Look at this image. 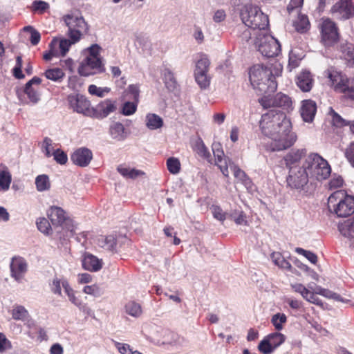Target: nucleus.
Segmentation results:
<instances>
[{"mask_svg": "<svg viewBox=\"0 0 354 354\" xmlns=\"http://www.w3.org/2000/svg\"><path fill=\"white\" fill-rule=\"evenodd\" d=\"M294 26L299 32L304 33L310 28V23L307 16L299 14L297 19L294 22Z\"/></svg>", "mask_w": 354, "mask_h": 354, "instance_id": "34", "label": "nucleus"}, {"mask_svg": "<svg viewBox=\"0 0 354 354\" xmlns=\"http://www.w3.org/2000/svg\"><path fill=\"white\" fill-rule=\"evenodd\" d=\"M44 75L48 80L55 82H60L64 76V73L62 69L59 68H53L46 70Z\"/></svg>", "mask_w": 354, "mask_h": 354, "instance_id": "36", "label": "nucleus"}, {"mask_svg": "<svg viewBox=\"0 0 354 354\" xmlns=\"http://www.w3.org/2000/svg\"><path fill=\"white\" fill-rule=\"evenodd\" d=\"M97 244L107 250L114 251L116 247V239L113 235L100 236L97 239Z\"/></svg>", "mask_w": 354, "mask_h": 354, "instance_id": "31", "label": "nucleus"}, {"mask_svg": "<svg viewBox=\"0 0 354 354\" xmlns=\"http://www.w3.org/2000/svg\"><path fill=\"white\" fill-rule=\"evenodd\" d=\"M36 187L38 191L43 192L50 189V183L48 176L46 175H39L35 180Z\"/></svg>", "mask_w": 354, "mask_h": 354, "instance_id": "42", "label": "nucleus"}, {"mask_svg": "<svg viewBox=\"0 0 354 354\" xmlns=\"http://www.w3.org/2000/svg\"><path fill=\"white\" fill-rule=\"evenodd\" d=\"M82 266L88 271L96 272L102 268V262L96 257L87 254L82 260Z\"/></svg>", "mask_w": 354, "mask_h": 354, "instance_id": "25", "label": "nucleus"}, {"mask_svg": "<svg viewBox=\"0 0 354 354\" xmlns=\"http://www.w3.org/2000/svg\"><path fill=\"white\" fill-rule=\"evenodd\" d=\"M330 12L337 19H349L354 17V5L351 0H339L333 6Z\"/></svg>", "mask_w": 354, "mask_h": 354, "instance_id": "13", "label": "nucleus"}, {"mask_svg": "<svg viewBox=\"0 0 354 354\" xmlns=\"http://www.w3.org/2000/svg\"><path fill=\"white\" fill-rule=\"evenodd\" d=\"M261 132L272 140V151L285 150L293 145L296 136L291 131L290 120L280 111L270 110L261 116Z\"/></svg>", "mask_w": 354, "mask_h": 354, "instance_id": "1", "label": "nucleus"}, {"mask_svg": "<svg viewBox=\"0 0 354 354\" xmlns=\"http://www.w3.org/2000/svg\"><path fill=\"white\" fill-rule=\"evenodd\" d=\"M343 178L339 176L332 178L329 182V187L330 189H336L341 187L343 185Z\"/></svg>", "mask_w": 354, "mask_h": 354, "instance_id": "64", "label": "nucleus"}, {"mask_svg": "<svg viewBox=\"0 0 354 354\" xmlns=\"http://www.w3.org/2000/svg\"><path fill=\"white\" fill-rule=\"evenodd\" d=\"M308 293L309 294L306 295V298H304L306 301L319 306H323L322 301L315 295L314 292H312L308 290Z\"/></svg>", "mask_w": 354, "mask_h": 354, "instance_id": "61", "label": "nucleus"}, {"mask_svg": "<svg viewBox=\"0 0 354 354\" xmlns=\"http://www.w3.org/2000/svg\"><path fill=\"white\" fill-rule=\"evenodd\" d=\"M48 217L55 229L57 238L65 241L75 234V227L72 219L68 217L65 211L57 206H52L48 211Z\"/></svg>", "mask_w": 354, "mask_h": 354, "instance_id": "3", "label": "nucleus"}, {"mask_svg": "<svg viewBox=\"0 0 354 354\" xmlns=\"http://www.w3.org/2000/svg\"><path fill=\"white\" fill-rule=\"evenodd\" d=\"M212 151L215 158L214 164L218 167L222 174L225 176H229V161H232L226 157L222 149L221 145L218 142L212 144Z\"/></svg>", "mask_w": 354, "mask_h": 354, "instance_id": "15", "label": "nucleus"}, {"mask_svg": "<svg viewBox=\"0 0 354 354\" xmlns=\"http://www.w3.org/2000/svg\"><path fill=\"white\" fill-rule=\"evenodd\" d=\"M306 150L297 149L292 150L288 153L284 157L283 160L285 162L286 167L290 170L292 167H299L300 161L302 157L305 156Z\"/></svg>", "mask_w": 354, "mask_h": 354, "instance_id": "20", "label": "nucleus"}, {"mask_svg": "<svg viewBox=\"0 0 354 354\" xmlns=\"http://www.w3.org/2000/svg\"><path fill=\"white\" fill-rule=\"evenodd\" d=\"M167 167L170 173L176 174L180 171V163L178 158L171 157L167 160Z\"/></svg>", "mask_w": 354, "mask_h": 354, "instance_id": "47", "label": "nucleus"}, {"mask_svg": "<svg viewBox=\"0 0 354 354\" xmlns=\"http://www.w3.org/2000/svg\"><path fill=\"white\" fill-rule=\"evenodd\" d=\"M233 218L234 221L237 225H248V221L246 219V215L243 213V212H239L238 213H234L231 215Z\"/></svg>", "mask_w": 354, "mask_h": 354, "instance_id": "57", "label": "nucleus"}, {"mask_svg": "<svg viewBox=\"0 0 354 354\" xmlns=\"http://www.w3.org/2000/svg\"><path fill=\"white\" fill-rule=\"evenodd\" d=\"M281 65L275 62L270 66L257 64L250 69V81L253 88L262 94L272 93L277 88L275 77L279 76Z\"/></svg>", "mask_w": 354, "mask_h": 354, "instance_id": "2", "label": "nucleus"}, {"mask_svg": "<svg viewBox=\"0 0 354 354\" xmlns=\"http://www.w3.org/2000/svg\"><path fill=\"white\" fill-rule=\"evenodd\" d=\"M345 156L351 166L354 167V142H351L346 149Z\"/></svg>", "mask_w": 354, "mask_h": 354, "instance_id": "60", "label": "nucleus"}, {"mask_svg": "<svg viewBox=\"0 0 354 354\" xmlns=\"http://www.w3.org/2000/svg\"><path fill=\"white\" fill-rule=\"evenodd\" d=\"M164 82L167 88L170 91H174L178 86V82L172 71L169 68H165L163 71Z\"/></svg>", "mask_w": 354, "mask_h": 354, "instance_id": "32", "label": "nucleus"}, {"mask_svg": "<svg viewBox=\"0 0 354 354\" xmlns=\"http://www.w3.org/2000/svg\"><path fill=\"white\" fill-rule=\"evenodd\" d=\"M102 48L98 44H93L84 50L86 57L81 62L78 73L82 76H89L102 73L105 68L100 55Z\"/></svg>", "mask_w": 354, "mask_h": 354, "instance_id": "4", "label": "nucleus"}, {"mask_svg": "<svg viewBox=\"0 0 354 354\" xmlns=\"http://www.w3.org/2000/svg\"><path fill=\"white\" fill-rule=\"evenodd\" d=\"M339 50L348 65L354 66V44L347 41L343 42L339 46Z\"/></svg>", "mask_w": 354, "mask_h": 354, "instance_id": "26", "label": "nucleus"}, {"mask_svg": "<svg viewBox=\"0 0 354 354\" xmlns=\"http://www.w3.org/2000/svg\"><path fill=\"white\" fill-rule=\"evenodd\" d=\"M234 173L236 179L243 183L248 189L251 188L252 183L244 171L241 169L232 161H229V166Z\"/></svg>", "mask_w": 354, "mask_h": 354, "instance_id": "24", "label": "nucleus"}, {"mask_svg": "<svg viewBox=\"0 0 354 354\" xmlns=\"http://www.w3.org/2000/svg\"><path fill=\"white\" fill-rule=\"evenodd\" d=\"M240 17L246 26L254 30H264L269 24L268 16L259 7L251 4H246L241 8Z\"/></svg>", "mask_w": 354, "mask_h": 354, "instance_id": "6", "label": "nucleus"}, {"mask_svg": "<svg viewBox=\"0 0 354 354\" xmlns=\"http://www.w3.org/2000/svg\"><path fill=\"white\" fill-rule=\"evenodd\" d=\"M109 132L113 139L121 141L127 138V132L122 124L114 122L110 126Z\"/></svg>", "mask_w": 354, "mask_h": 354, "instance_id": "28", "label": "nucleus"}, {"mask_svg": "<svg viewBox=\"0 0 354 354\" xmlns=\"http://www.w3.org/2000/svg\"><path fill=\"white\" fill-rule=\"evenodd\" d=\"M11 174L8 167L3 165H0V187L6 191L10 187L11 183Z\"/></svg>", "mask_w": 354, "mask_h": 354, "instance_id": "30", "label": "nucleus"}, {"mask_svg": "<svg viewBox=\"0 0 354 354\" xmlns=\"http://www.w3.org/2000/svg\"><path fill=\"white\" fill-rule=\"evenodd\" d=\"M11 276L15 280L19 281L27 271V263L26 261L20 257H15L12 259L10 263Z\"/></svg>", "mask_w": 354, "mask_h": 354, "instance_id": "18", "label": "nucleus"}, {"mask_svg": "<svg viewBox=\"0 0 354 354\" xmlns=\"http://www.w3.org/2000/svg\"><path fill=\"white\" fill-rule=\"evenodd\" d=\"M254 46L262 55L267 57L277 56L281 52V46L279 41L272 36L262 32L257 35Z\"/></svg>", "mask_w": 354, "mask_h": 354, "instance_id": "9", "label": "nucleus"}, {"mask_svg": "<svg viewBox=\"0 0 354 354\" xmlns=\"http://www.w3.org/2000/svg\"><path fill=\"white\" fill-rule=\"evenodd\" d=\"M209 71H194L195 80L201 88H207L211 81V76L208 73Z\"/></svg>", "mask_w": 354, "mask_h": 354, "instance_id": "29", "label": "nucleus"}, {"mask_svg": "<svg viewBox=\"0 0 354 354\" xmlns=\"http://www.w3.org/2000/svg\"><path fill=\"white\" fill-rule=\"evenodd\" d=\"M116 110L115 102L111 100H106L99 103L95 108L92 107L93 112L91 117L102 119L107 117L111 113Z\"/></svg>", "mask_w": 354, "mask_h": 354, "instance_id": "16", "label": "nucleus"}, {"mask_svg": "<svg viewBox=\"0 0 354 354\" xmlns=\"http://www.w3.org/2000/svg\"><path fill=\"white\" fill-rule=\"evenodd\" d=\"M287 321V317L285 314L277 313L272 317L271 322L277 330H281L283 328V324Z\"/></svg>", "mask_w": 354, "mask_h": 354, "instance_id": "46", "label": "nucleus"}, {"mask_svg": "<svg viewBox=\"0 0 354 354\" xmlns=\"http://www.w3.org/2000/svg\"><path fill=\"white\" fill-rule=\"evenodd\" d=\"M136 43L145 53H150L151 50V43L148 37L139 35L136 37Z\"/></svg>", "mask_w": 354, "mask_h": 354, "instance_id": "43", "label": "nucleus"}, {"mask_svg": "<svg viewBox=\"0 0 354 354\" xmlns=\"http://www.w3.org/2000/svg\"><path fill=\"white\" fill-rule=\"evenodd\" d=\"M271 259L274 264L281 268L286 270H290L292 268L291 264L279 252H273L271 255Z\"/></svg>", "mask_w": 354, "mask_h": 354, "instance_id": "38", "label": "nucleus"}, {"mask_svg": "<svg viewBox=\"0 0 354 354\" xmlns=\"http://www.w3.org/2000/svg\"><path fill=\"white\" fill-rule=\"evenodd\" d=\"M41 82V78L35 76L25 85L24 92L27 95L29 102L32 104H37L40 100V94L33 85L38 87Z\"/></svg>", "mask_w": 354, "mask_h": 354, "instance_id": "17", "label": "nucleus"}, {"mask_svg": "<svg viewBox=\"0 0 354 354\" xmlns=\"http://www.w3.org/2000/svg\"><path fill=\"white\" fill-rule=\"evenodd\" d=\"M10 342L6 338L4 334L0 333V353L11 348Z\"/></svg>", "mask_w": 354, "mask_h": 354, "instance_id": "58", "label": "nucleus"}, {"mask_svg": "<svg viewBox=\"0 0 354 354\" xmlns=\"http://www.w3.org/2000/svg\"><path fill=\"white\" fill-rule=\"evenodd\" d=\"M317 111L316 103L311 100H306L302 102L301 115L305 122H312Z\"/></svg>", "mask_w": 354, "mask_h": 354, "instance_id": "23", "label": "nucleus"}, {"mask_svg": "<svg viewBox=\"0 0 354 354\" xmlns=\"http://www.w3.org/2000/svg\"><path fill=\"white\" fill-rule=\"evenodd\" d=\"M162 124L163 121L158 115L156 114H148L147 115V126L150 129L160 128Z\"/></svg>", "mask_w": 354, "mask_h": 354, "instance_id": "40", "label": "nucleus"}, {"mask_svg": "<svg viewBox=\"0 0 354 354\" xmlns=\"http://www.w3.org/2000/svg\"><path fill=\"white\" fill-rule=\"evenodd\" d=\"M295 251L299 254H302L303 256H304L306 259H308L313 264H316V263L317 262V255L310 252V251H308V250H306L303 248H297L295 249Z\"/></svg>", "mask_w": 354, "mask_h": 354, "instance_id": "51", "label": "nucleus"}, {"mask_svg": "<svg viewBox=\"0 0 354 354\" xmlns=\"http://www.w3.org/2000/svg\"><path fill=\"white\" fill-rule=\"evenodd\" d=\"M270 343L275 349L281 345L286 340V336L281 333H273L266 336Z\"/></svg>", "mask_w": 354, "mask_h": 354, "instance_id": "41", "label": "nucleus"}, {"mask_svg": "<svg viewBox=\"0 0 354 354\" xmlns=\"http://www.w3.org/2000/svg\"><path fill=\"white\" fill-rule=\"evenodd\" d=\"M63 20L68 27V37L75 41H79L88 31V26L82 16L69 13L63 17Z\"/></svg>", "mask_w": 354, "mask_h": 354, "instance_id": "8", "label": "nucleus"}, {"mask_svg": "<svg viewBox=\"0 0 354 354\" xmlns=\"http://www.w3.org/2000/svg\"><path fill=\"white\" fill-rule=\"evenodd\" d=\"M125 311L134 317H139L142 313L140 304L134 301H130L125 305Z\"/></svg>", "mask_w": 354, "mask_h": 354, "instance_id": "35", "label": "nucleus"}, {"mask_svg": "<svg viewBox=\"0 0 354 354\" xmlns=\"http://www.w3.org/2000/svg\"><path fill=\"white\" fill-rule=\"evenodd\" d=\"M70 107L78 113L91 117V111L90 102L83 95H70L68 97Z\"/></svg>", "mask_w": 354, "mask_h": 354, "instance_id": "14", "label": "nucleus"}, {"mask_svg": "<svg viewBox=\"0 0 354 354\" xmlns=\"http://www.w3.org/2000/svg\"><path fill=\"white\" fill-rule=\"evenodd\" d=\"M12 318L15 320L25 321L29 317L27 310L23 306H15L12 310Z\"/></svg>", "mask_w": 354, "mask_h": 354, "instance_id": "37", "label": "nucleus"}, {"mask_svg": "<svg viewBox=\"0 0 354 354\" xmlns=\"http://www.w3.org/2000/svg\"><path fill=\"white\" fill-rule=\"evenodd\" d=\"M342 80V82H339V85L337 84L335 87L334 91L346 94L350 99L354 100V78L349 79L344 75Z\"/></svg>", "mask_w": 354, "mask_h": 354, "instance_id": "21", "label": "nucleus"}, {"mask_svg": "<svg viewBox=\"0 0 354 354\" xmlns=\"http://www.w3.org/2000/svg\"><path fill=\"white\" fill-rule=\"evenodd\" d=\"M211 210L213 214V216L220 221H224L226 218V214L223 212L222 209L218 205H212L211 207Z\"/></svg>", "mask_w": 354, "mask_h": 354, "instance_id": "54", "label": "nucleus"}, {"mask_svg": "<svg viewBox=\"0 0 354 354\" xmlns=\"http://www.w3.org/2000/svg\"><path fill=\"white\" fill-rule=\"evenodd\" d=\"M321 41L327 47L336 44L339 38L338 28L336 24L329 19L323 21L320 26Z\"/></svg>", "mask_w": 354, "mask_h": 354, "instance_id": "11", "label": "nucleus"}, {"mask_svg": "<svg viewBox=\"0 0 354 354\" xmlns=\"http://www.w3.org/2000/svg\"><path fill=\"white\" fill-rule=\"evenodd\" d=\"M77 41H73V39L63 38L60 40L57 39V49L59 50V54L62 56H65L68 51L72 44L77 43Z\"/></svg>", "mask_w": 354, "mask_h": 354, "instance_id": "39", "label": "nucleus"}, {"mask_svg": "<svg viewBox=\"0 0 354 354\" xmlns=\"http://www.w3.org/2000/svg\"><path fill=\"white\" fill-rule=\"evenodd\" d=\"M210 61L205 55H201L200 58L196 61L194 71H209Z\"/></svg>", "mask_w": 354, "mask_h": 354, "instance_id": "45", "label": "nucleus"}, {"mask_svg": "<svg viewBox=\"0 0 354 354\" xmlns=\"http://www.w3.org/2000/svg\"><path fill=\"white\" fill-rule=\"evenodd\" d=\"M93 154L87 148H80L75 150L71 155L72 162L80 167L87 166L92 160Z\"/></svg>", "mask_w": 354, "mask_h": 354, "instance_id": "19", "label": "nucleus"}, {"mask_svg": "<svg viewBox=\"0 0 354 354\" xmlns=\"http://www.w3.org/2000/svg\"><path fill=\"white\" fill-rule=\"evenodd\" d=\"M83 291L86 294L94 296H98L100 293V288L96 285L86 286H84Z\"/></svg>", "mask_w": 354, "mask_h": 354, "instance_id": "62", "label": "nucleus"}, {"mask_svg": "<svg viewBox=\"0 0 354 354\" xmlns=\"http://www.w3.org/2000/svg\"><path fill=\"white\" fill-rule=\"evenodd\" d=\"M259 102L265 109L276 106L288 109L292 106L290 97L281 93H279L273 96L271 95V93L264 94L263 96L259 100Z\"/></svg>", "mask_w": 354, "mask_h": 354, "instance_id": "12", "label": "nucleus"}, {"mask_svg": "<svg viewBox=\"0 0 354 354\" xmlns=\"http://www.w3.org/2000/svg\"><path fill=\"white\" fill-rule=\"evenodd\" d=\"M57 39H53L50 44V50L48 53H46L43 57L45 60H50L53 57H57L59 55V50L57 49Z\"/></svg>", "mask_w": 354, "mask_h": 354, "instance_id": "48", "label": "nucleus"}, {"mask_svg": "<svg viewBox=\"0 0 354 354\" xmlns=\"http://www.w3.org/2000/svg\"><path fill=\"white\" fill-rule=\"evenodd\" d=\"M258 349L263 354H270L274 350L266 337L259 344Z\"/></svg>", "mask_w": 354, "mask_h": 354, "instance_id": "49", "label": "nucleus"}, {"mask_svg": "<svg viewBox=\"0 0 354 354\" xmlns=\"http://www.w3.org/2000/svg\"><path fill=\"white\" fill-rule=\"evenodd\" d=\"M303 163L310 178H315L317 180H322L326 179L330 174V166L318 153H310Z\"/></svg>", "mask_w": 354, "mask_h": 354, "instance_id": "7", "label": "nucleus"}, {"mask_svg": "<svg viewBox=\"0 0 354 354\" xmlns=\"http://www.w3.org/2000/svg\"><path fill=\"white\" fill-rule=\"evenodd\" d=\"M343 75V74L337 71L329 73L328 78L330 82V86L333 88V89H335V87H336L337 84L339 85V82H341V81L342 82V77Z\"/></svg>", "mask_w": 354, "mask_h": 354, "instance_id": "52", "label": "nucleus"}, {"mask_svg": "<svg viewBox=\"0 0 354 354\" xmlns=\"http://www.w3.org/2000/svg\"><path fill=\"white\" fill-rule=\"evenodd\" d=\"M309 174L304 163L299 167H292L286 178L288 187L292 189H303L309 181Z\"/></svg>", "mask_w": 354, "mask_h": 354, "instance_id": "10", "label": "nucleus"}, {"mask_svg": "<svg viewBox=\"0 0 354 354\" xmlns=\"http://www.w3.org/2000/svg\"><path fill=\"white\" fill-rule=\"evenodd\" d=\"M53 155L54 156V159L56 160V162L61 165H64L66 163L68 160V157L66 153H64L61 149H56L53 153Z\"/></svg>", "mask_w": 354, "mask_h": 354, "instance_id": "55", "label": "nucleus"}, {"mask_svg": "<svg viewBox=\"0 0 354 354\" xmlns=\"http://www.w3.org/2000/svg\"><path fill=\"white\" fill-rule=\"evenodd\" d=\"M127 92L128 94H130L131 97L130 99L135 101L136 102H138L139 101V93L140 90L138 85L131 84L129 86Z\"/></svg>", "mask_w": 354, "mask_h": 354, "instance_id": "56", "label": "nucleus"}, {"mask_svg": "<svg viewBox=\"0 0 354 354\" xmlns=\"http://www.w3.org/2000/svg\"><path fill=\"white\" fill-rule=\"evenodd\" d=\"M194 150L201 157L207 160L209 163H212V160L211 158V154L201 138H198L196 140Z\"/></svg>", "mask_w": 354, "mask_h": 354, "instance_id": "33", "label": "nucleus"}, {"mask_svg": "<svg viewBox=\"0 0 354 354\" xmlns=\"http://www.w3.org/2000/svg\"><path fill=\"white\" fill-rule=\"evenodd\" d=\"M313 78L312 74L309 71H302L296 79V84L303 92H308L313 86Z\"/></svg>", "mask_w": 354, "mask_h": 354, "instance_id": "22", "label": "nucleus"}, {"mask_svg": "<svg viewBox=\"0 0 354 354\" xmlns=\"http://www.w3.org/2000/svg\"><path fill=\"white\" fill-rule=\"evenodd\" d=\"M184 342V337H180L178 334L173 331L165 330L164 332L163 341L162 342V344L182 345Z\"/></svg>", "mask_w": 354, "mask_h": 354, "instance_id": "27", "label": "nucleus"}, {"mask_svg": "<svg viewBox=\"0 0 354 354\" xmlns=\"http://www.w3.org/2000/svg\"><path fill=\"white\" fill-rule=\"evenodd\" d=\"M291 288L295 292L299 293L303 298H306V295L309 294L308 289L301 283L291 284Z\"/></svg>", "mask_w": 354, "mask_h": 354, "instance_id": "59", "label": "nucleus"}, {"mask_svg": "<svg viewBox=\"0 0 354 354\" xmlns=\"http://www.w3.org/2000/svg\"><path fill=\"white\" fill-rule=\"evenodd\" d=\"M137 104L133 100V102H126L122 106V113L124 115H130L133 114L137 109Z\"/></svg>", "mask_w": 354, "mask_h": 354, "instance_id": "50", "label": "nucleus"}, {"mask_svg": "<svg viewBox=\"0 0 354 354\" xmlns=\"http://www.w3.org/2000/svg\"><path fill=\"white\" fill-rule=\"evenodd\" d=\"M38 230L44 234H50L52 231V227L48 221L44 218H39L36 222Z\"/></svg>", "mask_w": 354, "mask_h": 354, "instance_id": "44", "label": "nucleus"}, {"mask_svg": "<svg viewBox=\"0 0 354 354\" xmlns=\"http://www.w3.org/2000/svg\"><path fill=\"white\" fill-rule=\"evenodd\" d=\"M328 209L338 217L349 216L354 213V197L337 190L328 197Z\"/></svg>", "mask_w": 354, "mask_h": 354, "instance_id": "5", "label": "nucleus"}, {"mask_svg": "<svg viewBox=\"0 0 354 354\" xmlns=\"http://www.w3.org/2000/svg\"><path fill=\"white\" fill-rule=\"evenodd\" d=\"M330 115L332 116L333 123L336 127H343L346 125V121L332 108L330 109Z\"/></svg>", "mask_w": 354, "mask_h": 354, "instance_id": "53", "label": "nucleus"}, {"mask_svg": "<svg viewBox=\"0 0 354 354\" xmlns=\"http://www.w3.org/2000/svg\"><path fill=\"white\" fill-rule=\"evenodd\" d=\"M32 8L34 11L44 12L48 8V4L42 1H35L32 3Z\"/></svg>", "mask_w": 354, "mask_h": 354, "instance_id": "63", "label": "nucleus"}]
</instances>
